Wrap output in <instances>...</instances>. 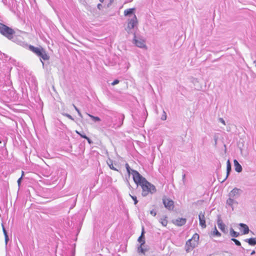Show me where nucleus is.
<instances>
[{"mask_svg":"<svg viewBox=\"0 0 256 256\" xmlns=\"http://www.w3.org/2000/svg\"><path fill=\"white\" fill-rule=\"evenodd\" d=\"M125 166L128 174L130 175L132 174L134 182L141 186L142 194L143 196H146L149 194H152L156 192V190L154 185L148 182L138 172L131 170L128 164L126 163Z\"/></svg>","mask_w":256,"mask_h":256,"instance_id":"nucleus-1","label":"nucleus"},{"mask_svg":"<svg viewBox=\"0 0 256 256\" xmlns=\"http://www.w3.org/2000/svg\"><path fill=\"white\" fill-rule=\"evenodd\" d=\"M29 50L34 53L38 56L40 57L44 60H48L50 56L46 53L45 50L42 46L34 47L33 46L30 45L28 46Z\"/></svg>","mask_w":256,"mask_h":256,"instance_id":"nucleus-2","label":"nucleus"},{"mask_svg":"<svg viewBox=\"0 0 256 256\" xmlns=\"http://www.w3.org/2000/svg\"><path fill=\"white\" fill-rule=\"evenodd\" d=\"M0 33L8 38L11 40L13 38V35L15 32L12 28L0 23Z\"/></svg>","mask_w":256,"mask_h":256,"instance_id":"nucleus-3","label":"nucleus"},{"mask_svg":"<svg viewBox=\"0 0 256 256\" xmlns=\"http://www.w3.org/2000/svg\"><path fill=\"white\" fill-rule=\"evenodd\" d=\"M199 235L197 233L194 234L191 239L186 242V250L189 252L192 250L198 244Z\"/></svg>","mask_w":256,"mask_h":256,"instance_id":"nucleus-4","label":"nucleus"},{"mask_svg":"<svg viewBox=\"0 0 256 256\" xmlns=\"http://www.w3.org/2000/svg\"><path fill=\"white\" fill-rule=\"evenodd\" d=\"M138 24V21L136 16L134 14L131 18L128 20V26L126 28L127 31L133 29Z\"/></svg>","mask_w":256,"mask_h":256,"instance_id":"nucleus-5","label":"nucleus"},{"mask_svg":"<svg viewBox=\"0 0 256 256\" xmlns=\"http://www.w3.org/2000/svg\"><path fill=\"white\" fill-rule=\"evenodd\" d=\"M163 204L167 209L172 210L174 208V202L172 200L164 197L162 199Z\"/></svg>","mask_w":256,"mask_h":256,"instance_id":"nucleus-6","label":"nucleus"},{"mask_svg":"<svg viewBox=\"0 0 256 256\" xmlns=\"http://www.w3.org/2000/svg\"><path fill=\"white\" fill-rule=\"evenodd\" d=\"M198 218L200 226L202 227V228H206V218L204 212H200L198 215Z\"/></svg>","mask_w":256,"mask_h":256,"instance_id":"nucleus-7","label":"nucleus"},{"mask_svg":"<svg viewBox=\"0 0 256 256\" xmlns=\"http://www.w3.org/2000/svg\"><path fill=\"white\" fill-rule=\"evenodd\" d=\"M134 44L138 47L140 48H146L145 41L141 38H136V36H134Z\"/></svg>","mask_w":256,"mask_h":256,"instance_id":"nucleus-8","label":"nucleus"},{"mask_svg":"<svg viewBox=\"0 0 256 256\" xmlns=\"http://www.w3.org/2000/svg\"><path fill=\"white\" fill-rule=\"evenodd\" d=\"M186 222V220L185 218H178L177 219L174 220L172 223L177 226H182L184 225Z\"/></svg>","mask_w":256,"mask_h":256,"instance_id":"nucleus-9","label":"nucleus"},{"mask_svg":"<svg viewBox=\"0 0 256 256\" xmlns=\"http://www.w3.org/2000/svg\"><path fill=\"white\" fill-rule=\"evenodd\" d=\"M144 227H142V231L141 235H140V236L138 238V241L140 243H141V246H140V251L142 253L144 252V250L142 248V246L144 244V243H145V240H144Z\"/></svg>","mask_w":256,"mask_h":256,"instance_id":"nucleus-10","label":"nucleus"},{"mask_svg":"<svg viewBox=\"0 0 256 256\" xmlns=\"http://www.w3.org/2000/svg\"><path fill=\"white\" fill-rule=\"evenodd\" d=\"M234 166L235 170L238 172H240L242 170V167L241 165L238 163L237 160H234Z\"/></svg>","mask_w":256,"mask_h":256,"instance_id":"nucleus-11","label":"nucleus"},{"mask_svg":"<svg viewBox=\"0 0 256 256\" xmlns=\"http://www.w3.org/2000/svg\"><path fill=\"white\" fill-rule=\"evenodd\" d=\"M240 191V189H238V188H234L232 190L230 191V196L231 197H234L236 196L239 195Z\"/></svg>","mask_w":256,"mask_h":256,"instance_id":"nucleus-12","label":"nucleus"},{"mask_svg":"<svg viewBox=\"0 0 256 256\" xmlns=\"http://www.w3.org/2000/svg\"><path fill=\"white\" fill-rule=\"evenodd\" d=\"M239 225L242 228V230H243L242 234H247L248 233L249 228L247 225H246V224H242V223L240 224Z\"/></svg>","mask_w":256,"mask_h":256,"instance_id":"nucleus-13","label":"nucleus"},{"mask_svg":"<svg viewBox=\"0 0 256 256\" xmlns=\"http://www.w3.org/2000/svg\"><path fill=\"white\" fill-rule=\"evenodd\" d=\"M218 228L223 232H226V226L222 222V220H218Z\"/></svg>","mask_w":256,"mask_h":256,"instance_id":"nucleus-14","label":"nucleus"},{"mask_svg":"<svg viewBox=\"0 0 256 256\" xmlns=\"http://www.w3.org/2000/svg\"><path fill=\"white\" fill-rule=\"evenodd\" d=\"M160 222L161 224L164 226H166L168 224V217L166 216H162L160 220Z\"/></svg>","mask_w":256,"mask_h":256,"instance_id":"nucleus-15","label":"nucleus"},{"mask_svg":"<svg viewBox=\"0 0 256 256\" xmlns=\"http://www.w3.org/2000/svg\"><path fill=\"white\" fill-rule=\"evenodd\" d=\"M134 10H135L134 8H132L126 10L124 12V15L125 16H129V15L132 14L133 15L134 14Z\"/></svg>","mask_w":256,"mask_h":256,"instance_id":"nucleus-16","label":"nucleus"},{"mask_svg":"<svg viewBox=\"0 0 256 256\" xmlns=\"http://www.w3.org/2000/svg\"><path fill=\"white\" fill-rule=\"evenodd\" d=\"M246 242H248L250 245L254 246L256 244V238H250L246 239Z\"/></svg>","mask_w":256,"mask_h":256,"instance_id":"nucleus-17","label":"nucleus"},{"mask_svg":"<svg viewBox=\"0 0 256 256\" xmlns=\"http://www.w3.org/2000/svg\"><path fill=\"white\" fill-rule=\"evenodd\" d=\"M230 234L234 238L238 237L240 235L238 232H235L232 228L230 230Z\"/></svg>","mask_w":256,"mask_h":256,"instance_id":"nucleus-18","label":"nucleus"},{"mask_svg":"<svg viewBox=\"0 0 256 256\" xmlns=\"http://www.w3.org/2000/svg\"><path fill=\"white\" fill-rule=\"evenodd\" d=\"M2 231L4 234V237H5V240H6V243H7L8 240V235L7 232H6V229L4 228V227L3 224L2 225Z\"/></svg>","mask_w":256,"mask_h":256,"instance_id":"nucleus-19","label":"nucleus"},{"mask_svg":"<svg viewBox=\"0 0 256 256\" xmlns=\"http://www.w3.org/2000/svg\"><path fill=\"white\" fill-rule=\"evenodd\" d=\"M226 170H227V176L229 174L231 170V164L230 160H228L226 162Z\"/></svg>","mask_w":256,"mask_h":256,"instance_id":"nucleus-20","label":"nucleus"},{"mask_svg":"<svg viewBox=\"0 0 256 256\" xmlns=\"http://www.w3.org/2000/svg\"><path fill=\"white\" fill-rule=\"evenodd\" d=\"M88 115L95 122H100V118H98V116H92L88 114Z\"/></svg>","mask_w":256,"mask_h":256,"instance_id":"nucleus-21","label":"nucleus"},{"mask_svg":"<svg viewBox=\"0 0 256 256\" xmlns=\"http://www.w3.org/2000/svg\"><path fill=\"white\" fill-rule=\"evenodd\" d=\"M213 234L214 236H220V234L218 232V230L216 229V227H214V231H213Z\"/></svg>","mask_w":256,"mask_h":256,"instance_id":"nucleus-22","label":"nucleus"},{"mask_svg":"<svg viewBox=\"0 0 256 256\" xmlns=\"http://www.w3.org/2000/svg\"><path fill=\"white\" fill-rule=\"evenodd\" d=\"M108 166L110 169L118 171V170L114 166L112 162H110V163L108 164Z\"/></svg>","mask_w":256,"mask_h":256,"instance_id":"nucleus-23","label":"nucleus"},{"mask_svg":"<svg viewBox=\"0 0 256 256\" xmlns=\"http://www.w3.org/2000/svg\"><path fill=\"white\" fill-rule=\"evenodd\" d=\"M232 240L236 246H240L241 245L240 242L236 239L232 238Z\"/></svg>","mask_w":256,"mask_h":256,"instance_id":"nucleus-24","label":"nucleus"},{"mask_svg":"<svg viewBox=\"0 0 256 256\" xmlns=\"http://www.w3.org/2000/svg\"><path fill=\"white\" fill-rule=\"evenodd\" d=\"M233 202H234V200L232 198H229L227 200H226V204L230 206H232V204H233Z\"/></svg>","mask_w":256,"mask_h":256,"instance_id":"nucleus-25","label":"nucleus"},{"mask_svg":"<svg viewBox=\"0 0 256 256\" xmlns=\"http://www.w3.org/2000/svg\"><path fill=\"white\" fill-rule=\"evenodd\" d=\"M130 196L134 200V204H136L138 202V201L137 200L136 197L135 196H132L131 194H130Z\"/></svg>","mask_w":256,"mask_h":256,"instance_id":"nucleus-26","label":"nucleus"},{"mask_svg":"<svg viewBox=\"0 0 256 256\" xmlns=\"http://www.w3.org/2000/svg\"><path fill=\"white\" fill-rule=\"evenodd\" d=\"M24 176V172L23 171H22V176L20 178H18V185L20 186V182H21V180L23 177V176Z\"/></svg>","mask_w":256,"mask_h":256,"instance_id":"nucleus-27","label":"nucleus"},{"mask_svg":"<svg viewBox=\"0 0 256 256\" xmlns=\"http://www.w3.org/2000/svg\"><path fill=\"white\" fill-rule=\"evenodd\" d=\"M76 133H77L78 134H79L82 138H84L85 139H86L88 138V136H86L85 134H80V132H78V131L76 130Z\"/></svg>","mask_w":256,"mask_h":256,"instance_id":"nucleus-28","label":"nucleus"},{"mask_svg":"<svg viewBox=\"0 0 256 256\" xmlns=\"http://www.w3.org/2000/svg\"><path fill=\"white\" fill-rule=\"evenodd\" d=\"M118 83H119V80H114V81L112 83V86H114V85L116 84H118Z\"/></svg>","mask_w":256,"mask_h":256,"instance_id":"nucleus-29","label":"nucleus"},{"mask_svg":"<svg viewBox=\"0 0 256 256\" xmlns=\"http://www.w3.org/2000/svg\"><path fill=\"white\" fill-rule=\"evenodd\" d=\"M150 213L151 214L153 215L154 216H156V212L154 210H152L150 212Z\"/></svg>","mask_w":256,"mask_h":256,"instance_id":"nucleus-30","label":"nucleus"},{"mask_svg":"<svg viewBox=\"0 0 256 256\" xmlns=\"http://www.w3.org/2000/svg\"><path fill=\"white\" fill-rule=\"evenodd\" d=\"M86 140H88V142L90 144L92 143V141H91V140H90V138H88H88H86Z\"/></svg>","mask_w":256,"mask_h":256,"instance_id":"nucleus-31","label":"nucleus"},{"mask_svg":"<svg viewBox=\"0 0 256 256\" xmlns=\"http://www.w3.org/2000/svg\"><path fill=\"white\" fill-rule=\"evenodd\" d=\"M78 114L80 116L82 117V115L79 110H78Z\"/></svg>","mask_w":256,"mask_h":256,"instance_id":"nucleus-32","label":"nucleus"},{"mask_svg":"<svg viewBox=\"0 0 256 256\" xmlns=\"http://www.w3.org/2000/svg\"><path fill=\"white\" fill-rule=\"evenodd\" d=\"M164 116H163V118H162L164 120H165L166 119V113L164 112Z\"/></svg>","mask_w":256,"mask_h":256,"instance_id":"nucleus-33","label":"nucleus"},{"mask_svg":"<svg viewBox=\"0 0 256 256\" xmlns=\"http://www.w3.org/2000/svg\"><path fill=\"white\" fill-rule=\"evenodd\" d=\"M164 116H163V118H162L164 120H165L166 119V113L164 112Z\"/></svg>","mask_w":256,"mask_h":256,"instance_id":"nucleus-34","label":"nucleus"},{"mask_svg":"<svg viewBox=\"0 0 256 256\" xmlns=\"http://www.w3.org/2000/svg\"><path fill=\"white\" fill-rule=\"evenodd\" d=\"M220 122L224 124H225V122H224V120L222 118H220Z\"/></svg>","mask_w":256,"mask_h":256,"instance_id":"nucleus-35","label":"nucleus"},{"mask_svg":"<svg viewBox=\"0 0 256 256\" xmlns=\"http://www.w3.org/2000/svg\"><path fill=\"white\" fill-rule=\"evenodd\" d=\"M75 110L78 112V110H79L76 106H74Z\"/></svg>","mask_w":256,"mask_h":256,"instance_id":"nucleus-36","label":"nucleus"},{"mask_svg":"<svg viewBox=\"0 0 256 256\" xmlns=\"http://www.w3.org/2000/svg\"><path fill=\"white\" fill-rule=\"evenodd\" d=\"M100 1L101 2H103L104 0H100Z\"/></svg>","mask_w":256,"mask_h":256,"instance_id":"nucleus-37","label":"nucleus"},{"mask_svg":"<svg viewBox=\"0 0 256 256\" xmlns=\"http://www.w3.org/2000/svg\"><path fill=\"white\" fill-rule=\"evenodd\" d=\"M68 117L69 118H72V116H70V115H68Z\"/></svg>","mask_w":256,"mask_h":256,"instance_id":"nucleus-38","label":"nucleus"},{"mask_svg":"<svg viewBox=\"0 0 256 256\" xmlns=\"http://www.w3.org/2000/svg\"><path fill=\"white\" fill-rule=\"evenodd\" d=\"M254 63L256 64V60L254 61Z\"/></svg>","mask_w":256,"mask_h":256,"instance_id":"nucleus-39","label":"nucleus"},{"mask_svg":"<svg viewBox=\"0 0 256 256\" xmlns=\"http://www.w3.org/2000/svg\"><path fill=\"white\" fill-rule=\"evenodd\" d=\"M1 143H2V142H1V141L0 140V144H1Z\"/></svg>","mask_w":256,"mask_h":256,"instance_id":"nucleus-40","label":"nucleus"}]
</instances>
